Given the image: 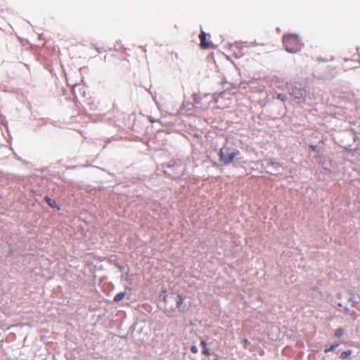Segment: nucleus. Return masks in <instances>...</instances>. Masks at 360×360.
Segmentation results:
<instances>
[{
  "label": "nucleus",
  "mask_w": 360,
  "mask_h": 360,
  "mask_svg": "<svg viewBox=\"0 0 360 360\" xmlns=\"http://www.w3.org/2000/svg\"><path fill=\"white\" fill-rule=\"evenodd\" d=\"M349 301L351 302L352 303V305L354 307L356 306L358 303H359V300H356L354 296L351 297L349 299Z\"/></svg>",
  "instance_id": "13"
},
{
  "label": "nucleus",
  "mask_w": 360,
  "mask_h": 360,
  "mask_svg": "<svg viewBox=\"0 0 360 360\" xmlns=\"http://www.w3.org/2000/svg\"><path fill=\"white\" fill-rule=\"evenodd\" d=\"M352 354V350H347V351H345L343 352L341 354H340V358L342 359H349V356Z\"/></svg>",
  "instance_id": "8"
},
{
  "label": "nucleus",
  "mask_w": 360,
  "mask_h": 360,
  "mask_svg": "<svg viewBox=\"0 0 360 360\" xmlns=\"http://www.w3.org/2000/svg\"><path fill=\"white\" fill-rule=\"evenodd\" d=\"M345 311L346 312H347V313H350V310H349V308H347V307H345Z\"/></svg>",
  "instance_id": "15"
},
{
  "label": "nucleus",
  "mask_w": 360,
  "mask_h": 360,
  "mask_svg": "<svg viewBox=\"0 0 360 360\" xmlns=\"http://www.w3.org/2000/svg\"><path fill=\"white\" fill-rule=\"evenodd\" d=\"M266 169L268 172L271 174H275L277 172H279L280 165L277 162H274L272 161H268L266 162Z\"/></svg>",
  "instance_id": "4"
},
{
  "label": "nucleus",
  "mask_w": 360,
  "mask_h": 360,
  "mask_svg": "<svg viewBox=\"0 0 360 360\" xmlns=\"http://www.w3.org/2000/svg\"><path fill=\"white\" fill-rule=\"evenodd\" d=\"M191 350L194 354H197L198 352V349L196 345L191 346Z\"/></svg>",
  "instance_id": "14"
},
{
  "label": "nucleus",
  "mask_w": 360,
  "mask_h": 360,
  "mask_svg": "<svg viewBox=\"0 0 360 360\" xmlns=\"http://www.w3.org/2000/svg\"><path fill=\"white\" fill-rule=\"evenodd\" d=\"M199 38L200 46L202 49H208L212 47V44L206 41V34L203 30H201Z\"/></svg>",
  "instance_id": "3"
},
{
  "label": "nucleus",
  "mask_w": 360,
  "mask_h": 360,
  "mask_svg": "<svg viewBox=\"0 0 360 360\" xmlns=\"http://www.w3.org/2000/svg\"><path fill=\"white\" fill-rule=\"evenodd\" d=\"M125 295H126V293L124 292H121L117 293L114 297V301L117 302L121 301L122 300L124 299V297H125Z\"/></svg>",
  "instance_id": "7"
},
{
  "label": "nucleus",
  "mask_w": 360,
  "mask_h": 360,
  "mask_svg": "<svg viewBox=\"0 0 360 360\" xmlns=\"http://www.w3.org/2000/svg\"><path fill=\"white\" fill-rule=\"evenodd\" d=\"M200 345L203 348L202 354L207 356H209L210 354L209 349L207 347V343L205 340H202L200 342Z\"/></svg>",
  "instance_id": "6"
},
{
  "label": "nucleus",
  "mask_w": 360,
  "mask_h": 360,
  "mask_svg": "<svg viewBox=\"0 0 360 360\" xmlns=\"http://www.w3.org/2000/svg\"><path fill=\"white\" fill-rule=\"evenodd\" d=\"M283 41L286 51L295 53L300 51L303 46L299 35L285 34L283 36Z\"/></svg>",
  "instance_id": "1"
},
{
  "label": "nucleus",
  "mask_w": 360,
  "mask_h": 360,
  "mask_svg": "<svg viewBox=\"0 0 360 360\" xmlns=\"http://www.w3.org/2000/svg\"><path fill=\"white\" fill-rule=\"evenodd\" d=\"M338 306H339V307H342V303H339V304H338Z\"/></svg>",
  "instance_id": "18"
},
{
  "label": "nucleus",
  "mask_w": 360,
  "mask_h": 360,
  "mask_svg": "<svg viewBox=\"0 0 360 360\" xmlns=\"http://www.w3.org/2000/svg\"><path fill=\"white\" fill-rule=\"evenodd\" d=\"M239 154V150L228 143L221 148L219 153L220 161L225 165L230 164L234 158Z\"/></svg>",
  "instance_id": "2"
},
{
  "label": "nucleus",
  "mask_w": 360,
  "mask_h": 360,
  "mask_svg": "<svg viewBox=\"0 0 360 360\" xmlns=\"http://www.w3.org/2000/svg\"><path fill=\"white\" fill-rule=\"evenodd\" d=\"M344 333V330L342 328H338L336 330L335 333V335L338 338L341 337Z\"/></svg>",
  "instance_id": "11"
},
{
  "label": "nucleus",
  "mask_w": 360,
  "mask_h": 360,
  "mask_svg": "<svg viewBox=\"0 0 360 360\" xmlns=\"http://www.w3.org/2000/svg\"><path fill=\"white\" fill-rule=\"evenodd\" d=\"M243 343H244V345H246V344H248L249 342L247 339H245V340H243Z\"/></svg>",
  "instance_id": "16"
},
{
  "label": "nucleus",
  "mask_w": 360,
  "mask_h": 360,
  "mask_svg": "<svg viewBox=\"0 0 360 360\" xmlns=\"http://www.w3.org/2000/svg\"><path fill=\"white\" fill-rule=\"evenodd\" d=\"M176 307L181 311H184L186 309L187 306L184 303V299L182 297L181 295H178L176 297Z\"/></svg>",
  "instance_id": "5"
},
{
  "label": "nucleus",
  "mask_w": 360,
  "mask_h": 360,
  "mask_svg": "<svg viewBox=\"0 0 360 360\" xmlns=\"http://www.w3.org/2000/svg\"><path fill=\"white\" fill-rule=\"evenodd\" d=\"M291 94L296 98H300L302 96V92L300 89H295Z\"/></svg>",
  "instance_id": "9"
},
{
  "label": "nucleus",
  "mask_w": 360,
  "mask_h": 360,
  "mask_svg": "<svg viewBox=\"0 0 360 360\" xmlns=\"http://www.w3.org/2000/svg\"><path fill=\"white\" fill-rule=\"evenodd\" d=\"M338 346V344H333L329 348L326 349L325 352L328 353L329 352H331V351L334 350Z\"/></svg>",
  "instance_id": "12"
},
{
  "label": "nucleus",
  "mask_w": 360,
  "mask_h": 360,
  "mask_svg": "<svg viewBox=\"0 0 360 360\" xmlns=\"http://www.w3.org/2000/svg\"><path fill=\"white\" fill-rule=\"evenodd\" d=\"M46 201L51 207H55L56 206L55 200L50 198H46Z\"/></svg>",
  "instance_id": "10"
},
{
  "label": "nucleus",
  "mask_w": 360,
  "mask_h": 360,
  "mask_svg": "<svg viewBox=\"0 0 360 360\" xmlns=\"http://www.w3.org/2000/svg\"><path fill=\"white\" fill-rule=\"evenodd\" d=\"M278 98L280 100H283V98L282 95L278 94Z\"/></svg>",
  "instance_id": "17"
}]
</instances>
